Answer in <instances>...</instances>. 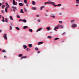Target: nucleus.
Listing matches in <instances>:
<instances>
[{"mask_svg": "<svg viewBox=\"0 0 79 79\" xmlns=\"http://www.w3.org/2000/svg\"><path fill=\"white\" fill-rule=\"evenodd\" d=\"M32 4L33 5H35V2L34 1H33L32 2Z\"/></svg>", "mask_w": 79, "mask_h": 79, "instance_id": "6ab92c4d", "label": "nucleus"}, {"mask_svg": "<svg viewBox=\"0 0 79 79\" xmlns=\"http://www.w3.org/2000/svg\"><path fill=\"white\" fill-rule=\"evenodd\" d=\"M1 12H2V13H4L5 11H4V10H2L1 11Z\"/></svg>", "mask_w": 79, "mask_h": 79, "instance_id": "37998d69", "label": "nucleus"}, {"mask_svg": "<svg viewBox=\"0 0 79 79\" xmlns=\"http://www.w3.org/2000/svg\"><path fill=\"white\" fill-rule=\"evenodd\" d=\"M24 10H25V11H26V12H27V10H26V9H24Z\"/></svg>", "mask_w": 79, "mask_h": 79, "instance_id": "8fccbe9b", "label": "nucleus"}, {"mask_svg": "<svg viewBox=\"0 0 79 79\" xmlns=\"http://www.w3.org/2000/svg\"><path fill=\"white\" fill-rule=\"evenodd\" d=\"M59 23H60V24H62V21H59Z\"/></svg>", "mask_w": 79, "mask_h": 79, "instance_id": "c9c22d12", "label": "nucleus"}, {"mask_svg": "<svg viewBox=\"0 0 79 79\" xmlns=\"http://www.w3.org/2000/svg\"><path fill=\"white\" fill-rule=\"evenodd\" d=\"M2 52H3V53H4V52H5V50L4 49H3L2 50Z\"/></svg>", "mask_w": 79, "mask_h": 79, "instance_id": "de8ad7c7", "label": "nucleus"}, {"mask_svg": "<svg viewBox=\"0 0 79 79\" xmlns=\"http://www.w3.org/2000/svg\"><path fill=\"white\" fill-rule=\"evenodd\" d=\"M19 57H21V56H23V55L21 54H20L19 55Z\"/></svg>", "mask_w": 79, "mask_h": 79, "instance_id": "bb28decb", "label": "nucleus"}, {"mask_svg": "<svg viewBox=\"0 0 79 79\" xmlns=\"http://www.w3.org/2000/svg\"><path fill=\"white\" fill-rule=\"evenodd\" d=\"M5 19H3L2 20V21H3V22H5V20H4Z\"/></svg>", "mask_w": 79, "mask_h": 79, "instance_id": "49530a36", "label": "nucleus"}, {"mask_svg": "<svg viewBox=\"0 0 79 79\" xmlns=\"http://www.w3.org/2000/svg\"><path fill=\"white\" fill-rule=\"evenodd\" d=\"M48 39H51V38H52V36H48Z\"/></svg>", "mask_w": 79, "mask_h": 79, "instance_id": "c85d7f7f", "label": "nucleus"}, {"mask_svg": "<svg viewBox=\"0 0 79 79\" xmlns=\"http://www.w3.org/2000/svg\"><path fill=\"white\" fill-rule=\"evenodd\" d=\"M37 21H38V22H39V23L40 22V20H39V19Z\"/></svg>", "mask_w": 79, "mask_h": 79, "instance_id": "a18cd8bd", "label": "nucleus"}, {"mask_svg": "<svg viewBox=\"0 0 79 79\" xmlns=\"http://www.w3.org/2000/svg\"><path fill=\"white\" fill-rule=\"evenodd\" d=\"M12 8H14V9H16V7H15L14 6H12Z\"/></svg>", "mask_w": 79, "mask_h": 79, "instance_id": "7c9ffc66", "label": "nucleus"}, {"mask_svg": "<svg viewBox=\"0 0 79 79\" xmlns=\"http://www.w3.org/2000/svg\"><path fill=\"white\" fill-rule=\"evenodd\" d=\"M8 7H6L5 8V11L6 13H7L8 12Z\"/></svg>", "mask_w": 79, "mask_h": 79, "instance_id": "4468645a", "label": "nucleus"}, {"mask_svg": "<svg viewBox=\"0 0 79 79\" xmlns=\"http://www.w3.org/2000/svg\"><path fill=\"white\" fill-rule=\"evenodd\" d=\"M50 2H47L45 3V5H47V4H50Z\"/></svg>", "mask_w": 79, "mask_h": 79, "instance_id": "9d476101", "label": "nucleus"}, {"mask_svg": "<svg viewBox=\"0 0 79 79\" xmlns=\"http://www.w3.org/2000/svg\"><path fill=\"white\" fill-rule=\"evenodd\" d=\"M4 57L5 58H6V56H4Z\"/></svg>", "mask_w": 79, "mask_h": 79, "instance_id": "4d7b16f0", "label": "nucleus"}, {"mask_svg": "<svg viewBox=\"0 0 79 79\" xmlns=\"http://www.w3.org/2000/svg\"><path fill=\"white\" fill-rule=\"evenodd\" d=\"M29 47L30 48L32 47V44H29Z\"/></svg>", "mask_w": 79, "mask_h": 79, "instance_id": "ddd939ff", "label": "nucleus"}, {"mask_svg": "<svg viewBox=\"0 0 79 79\" xmlns=\"http://www.w3.org/2000/svg\"><path fill=\"white\" fill-rule=\"evenodd\" d=\"M17 17L18 18H20V16L19 15H17Z\"/></svg>", "mask_w": 79, "mask_h": 79, "instance_id": "c03bdc74", "label": "nucleus"}, {"mask_svg": "<svg viewBox=\"0 0 79 79\" xmlns=\"http://www.w3.org/2000/svg\"><path fill=\"white\" fill-rule=\"evenodd\" d=\"M0 6H2V3H0Z\"/></svg>", "mask_w": 79, "mask_h": 79, "instance_id": "bf43d9fd", "label": "nucleus"}, {"mask_svg": "<svg viewBox=\"0 0 79 79\" xmlns=\"http://www.w3.org/2000/svg\"><path fill=\"white\" fill-rule=\"evenodd\" d=\"M44 8V6H42L41 7H40V10H42V9H43V8Z\"/></svg>", "mask_w": 79, "mask_h": 79, "instance_id": "393cba45", "label": "nucleus"}, {"mask_svg": "<svg viewBox=\"0 0 79 79\" xmlns=\"http://www.w3.org/2000/svg\"><path fill=\"white\" fill-rule=\"evenodd\" d=\"M2 32V30H0V32Z\"/></svg>", "mask_w": 79, "mask_h": 79, "instance_id": "338daca9", "label": "nucleus"}, {"mask_svg": "<svg viewBox=\"0 0 79 79\" xmlns=\"http://www.w3.org/2000/svg\"><path fill=\"white\" fill-rule=\"evenodd\" d=\"M3 37L6 40H7V39H8L7 37H6V34H4Z\"/></svg>", "mask_w": 79, "mask_h": 79, "instance_id": "f03ea898", "label": "nucleus"}, {"mask_svg": "<svg viewBox=\"0 0 79 79\" xmlns=\"http://www.w3.org/2000/svg\"><path fill=\"white\" fill-rule=\"evenodd\" d=\"M10 19L11 20H13V17H12V16H10Z\"/></svg>", "mask_w": 79, "mask_h": 79, "instance_id": "f8f14e48", "label": "nucleus"}, {"mask_svg": "<svg viewBox=\"0 0 79 79\" xmlns=\"http://www.w3.org/2000/svg\"><path fill=\"white\" fill-rule=\"evenodd\" d=\"M20 12L21 13H24L23 11V9H21V10Z\"/></svg>", "mask_w": 79, "mask_h": 79, "instance_id": "dca6fc26", "label": "nucleus"}, {"mask_svg": "<svg viewBox=\"0 0 79 79\" xmlns=\"http://www.w3.org/2000/svg\"><path fill=\"white\" fill-rule=\"evenodd\" d=\"M23 47L24 49H25L27 48V46L25 45H24L23 46Z\"/></svg>", "mask_w": 79, "mask_h": 79, "instance_id": "1a4fd4ad", "label": "nucleus"}, {"mask_svg": "<svg viewBox=\"0 0 79 79\" xmlns=\"http://www.w3.org/2000/svg\"><path fill=\"white\" fill-rule=\"evenodd\" d=\"M13 3L14 5H18V3L17 2H15V1L14 0H13Z\"/></svg>", "mask_w": 79, "mask_h": 79, "instance_id": "f257e3e1", "label": "nucleus"}, {"mask_svg": "<svg viewBox=\"0 0 79 79\" xmlns=\"http://www.w3.org/2000/svg\"><path fill=\"white\" fill-rule=\"evenodd\" d=\"M2 18L3 19H5V17H4L3 16L2 17Z\"/></svg>", "mask_w": 79, "mask_h": 79, "instance_id": "864d4df0", "label": "nucleus"}, {"mask_svg": "<svg viewBox=\"0 0 79 79\" xmlns=\"http://www.w3.org/2000/svg\"><path fill=\"white\" fill-rule=\"evenodd\" d=\"M19 4L20 6H23V5H24V4L22 3H19Z\"/></svg>", "mask_w": 79, "mask_h": 79, "instance_id": "6e6552de", "label": "nucleus"}, {"mask_svg": "<svg viewBox=\"0 0 79 79\" xmlns=\"http://www.w3.org/2000/svg\"><path fill=\"white\" fill-rule=\"evenodd\" d=\"M64 34H65V32H64V33H62V35H63Z\"/></svg>", "mask_w": 79, "mask_h": 79, "instance_id": "6e6d98bb", "label": "nucleus"}, {"mask_svg": "<svg viewBox=\"0 0 79 79\" xmlns=\"http://www.w3.org/2000/svg\"><path fill=\"white\" fill-rule=\"evenodd\" d=\"M18 1L19 2H20V0H18Z\"/></svg>", "mask_w": 79, "mask_h": 79, "instance_id": "e2e57ef3", "label": "nucleus"}, {"mask_svg": "<svg viewBox=\"0 0 79 79\" xmlns=\"http://www.w3.org/2000/svg\"><path fill=\"white\" fill-rule=\"evenodd\" d=\"M46 13H48V10H46Z\"/></svg>", "mask_w": 79, "mask_h": 79, "instance_id": "3c124183", "label": "nucleus"}, {"mask_svg": "<svg viewBox=\"0 0 79 79\" xmlns=\"http://www.w3.org/2000/svg\"><path fill=\"white\" fill-rule=\"evenodd\" d=\"M27 57V56H22L21 57V59H23V58H26Z\"/></svg>", "mask_w": 79, "mask_h": 79, "instance_id": "5701e85b", "label": "nucleus"}, {"mask_svg": "<svg viewBox=\"0 0 79 79\" xmlns=\"http://www.w3.org/2000/svg\"><path fill=\"white\" fill-rule=\"evenodd\" d=\"M72 27H73L74 28V27H77V24H73L72 25Z\"/></svg>", "mask_w": 79, "mask_h": 79, "instance_id": "20e7f679", "label": "nucleus"}, {"mask_svg": "<svg viewBox=\"0 0 79 79\" xmlns=\"http://www.w3.org/2000/svg\"><path fill=\"white\" fill-rule=\"evenodd\" d=\"M56 27H57V28L58 29V28H59V27H60V25H57V26Z\"/></svg>", "mask_w": 79, "mask_h": 79, "instance_id": "4c0bfd02", "label": "nucleus"}, {"mask_svg": "<svg viewBox=\"0 0 79 79\" xmlns=\"http://www.w3.org/2000/svg\"><path fill=\"white\" fill-rule=\"evenodd\" d=\"M10 30H11L12 29V27H13V24H12V23H11L10 24Z\"/></svg>", "mask_w": 79, "mask_h": 79, "instance_id": "423d86ee", "label": "nucleus"}, {"mask_svg": "<svg viewBox=\"0 0 79 79\" xmlns=\"http://www.w3.org/2000/svg\"><path fill=\"white\" fill-rule=\"evenodd\" d=\"M44 44V42H39L38 43V45H40V44Z\"/></svg>", "mask_w": 79, "mask_h": 79, "instance_id": "39448f33", "label": "nucleus"}, {"mask_svg": "<svg viewBox=\"0 0 79 79\" xmlns=\"http://www.w3.org/2000/svg\"><path fill=\"white\" fill-rule=\"evenodd\" d=\"M36 16H37V17H39V15H36Z\"/></svg>", "mask_w": 79, "mask_h": 79, "instance_id": "13d9d810", "label": "nucleus"}, {"mask_svg": "<svg viewBox=\"0 0 79 79\" xmlns=\"http://www.w3.org/2000/svg\"><path fill=\"white\" fill-rule=\"evenodd\" d=\"M13 11L14 12H15V11H16V9H13Z\"/></svg>", "mask_w": 79, "mask_h": 79, "instance_id": "58836bf2", "label": "nucleus"}, {"mask_svg": "<svg viewBox=\"0 0 79 79\" xmlns=\"http://www.w3.org/2000/svg\"><path fill=\"white\" fill-rule=\"evenodd\" d=\"M46 29H47L48 31H50V27H48L46 28Z\"/></svg>", "mask_w": 79, "mask_h": 79, "instance_id": "f3484780", "label": "nucleus"}, {"mask_svg": "<svg viewBox=\"0 0 79 79\" xmlns=\"http://www.w3.org/2000/svg\"><path fill=\"white\" fill-rule=\"evenodd\" d=\"M23 22H24V23H26V20L24 19L22 20Z\"/></svg>", "mask_w": 79, "mask_h": 79, "instance_id": "a211bd4d", "label": "nucleus"}, {"mask_svg": "<svg viewBox=\"0 0 79 79\" xmlns=\"http://www.w3.org/2000/svg\"><path fill=\"white\" fill-rule=\"evenodd\" d=\"M6 4L7 7H8V8H9V7L10 6H9V5H8V3L6 2Z\"/></svg>", "mask_w": 79, "mask_h": 79, "instance_id": "aec40b11", "label": "nucleus"}, {"mask_svg": "<svg viewBox=\"0 0 79 79\" xmlns=\"http://www.w3.org/2000/svg\"><path fill=\"white\" fill-rule=\"evenodd\" d=\"M58 29V28L56 27H55V28H54V30L55 31H57V30H56V29Z\"/></svg>", "mask_w": 79, "mask_h": 79, "instance_id": "2eb2a0df", "label": "nucleus"}, {"mask_svg": "<svg viewBox=\"0 0 79 79\" xmlns=\"http://www.w3.org/2000/svg\"><path fill=\"white\" fill-rule=\"evenodd\" d=\"M51 17L52 18H55V15H52L51 16Z\"/></svg>", "mask_w": 79, "mask_h": 79, "instance_id": "ea45409f", "label": "nucleus"}, {"mask_svg": "<svg viewBox=\"0 0 79 79\" xmlns=\"http://www.w3.org/2000/svg\"><path fill=\"white\" fill-rule=\"evenodd\" d=\"M28 27L27 26H25L23 27V29H27Z\"/></svg>", "mask_w": 79, "mask_h": 79, "instance_id": "9b49d317", "label": "nucleus"}, {"mask_svg": "<svg viewBox=\"0 0 79 79\" xmlns=\"http://www.w3.org/2000/svg\"><path fill=\"white\" fill-rule=\"evenodd\" d=\"M45 16H48V15H47V14H45Z\"/></svg>", "mask_w": 79, "mask_h": 79, "instance_id": "5fc2aeb1", "label": "nucleus"}, {"mask_svg": "<svg viewBox=\"0 0 79 79\" xmlns=\"http://www.w3.org/2000/svg\"><path fill=\"white\" fill-rule=\"evenodd\" d=\"M2 18V15H0V18Z\"/></svg>", "mask_w": 79, "mask_h": 79, "instance_id": "052dcab7", "label": "nucleus"}, {"mask_svg": "<svg viewBox=\"0 0 79 79\" xmlns=\"http://www.w3.org/2000/svg\"><path fill=\"white\" fill-rule=\"evenodd\" d=\"M29 30L30 32H32V29H29Z\"/></svg>", "mask_w": 79, "mask_h": 79, "instance_id": "c756f323", "label": "nucleus"}, {"mask_svg": "<svg viewBox=\"0 0 79 79\" xmlns=\"http://www.w3.org/2000/svg\"><path fill=\"white\" fill-rule=\"evenodd\" d=\"M40 51H38V53H40Z\"/></svg>", "mask_w": 79, "mask_h": 79, "instance_id": "774afa93", "label": "nucleus"}, {"mask_svg": "<svg viewBox=\"0 0 79 79\" xmlns=\"http://www.w3.org/2000/svg\"><path fill=\"white\" fill-rule=\"evenodd\" d=\"M22 20H23V19H19V21H22Z\"/></svg>", "mask_w": 79, "mask_h": 79, "instance_id": "603ef678", "label": "nucleus"}, {"mask_svg": "<svg viewBox=\"0 0 79 79\" xmlns=\"http://www.w3.org/2000/svg\"><path fill=\"white\" fill-rule=\"evenodd\" d=\"M57 6V5H55V4H54L53 5V6H54V7H55V6Z\"/></svg>", "mask_w": 79, "mask_h": 79, "instance_id": "09e8293b", "label": "nucleus"}, {"mask_svg": "<svg viewBox=\"0 0 79 79\" xmlns=\"http://www.w3.org/2000/svg\"><path fill=\"white\" fill-rule=\"evenodd\" d=\"M59 15H61V13H60Z\"/></svg>", "mask_w": 79, "mask_h": 79, "instance_id": "680f3d73", "label": "nucleus"}, {"mask_svg": "<svg viewBox=\"0 0 79 79\" xmlns=\"http://www.w3.org/2000/svg\"><path fill=\"white\" fill-rule=\"evenodd\" d=\"M61 4H59L58 5H57V6H61Z\"/></svg>", "mask_w": 79, "mask_h": 79, "instance_id": "2f4dec72", "label": "nucleus"}, {"mask_svg": "<svg viewBox=\"0 0 79 79\" xmlns=\"http://www.w3.org/2000/svg\"><path fill=\"white\" fill-rule=\"evenodd\" d=\"M62 10H64V8H62Z\"/></svg>", "mask_w": 79, "mask_h": 79, "instance_id": "0e129e2a", "label": "nucleus"}, {"mask_svg": "<svg viewBox=\"0 0 79 79\" xmlns=\"http://www.w3.org/2000/svg\"><path fill=\"white\" fill-rule=\"evenodd\" d=\"M74 19L72 20H71V23H73V22H74Z\"/></svg>", "mask_w": 79, "mask_h": 79, "instance_id": "e433bc0d", "label": "nucleus"}, {"mask_svg": "<svg viewBox=\"0 0 79 79\" xmlns=\"http://www.w3.org/2000/svg\"><path fill=\"white\" fill-rule=\"evenodd\" d=\"M15 28L16 29L18 30V31H19V30H20V29H19V27H16Z\"/></svg>", "mask_w": 79, "mask_h": 79, "instance_id": "412c9836", "label": "nucleus"}, {"mask_svg": "<svg viewBox=\"0 0 79 79\" xmlns=\"http://www.w3.org/2000/svg\"><path fill=\"white\" fill-rule=\"evenodd\" d=\"M42 28H39L37 30L36 32H39V31H41L42 30Z\"/></svg>", "mask_w": 79, "mask_h": 79, "instance_id": "0eeeda50", "label": "nucleus"}, {"mask_svg": "<svg viewBox=\"0 0 79 79\" xmlns=\"http://www.w3.org/2000/svg\"><path fill=\"white\" fill-rule=\"evenodd\" d=\"M60 39V38H56L54 39V40H58Z\"/></svg>", "mask_w": 79, "mask_h": 79, "instance_id": "a878e982", "label": "nucleus"}, {"mask_svg": "<svg viewBox=\"0 0 79 79\" xmlns=\"http://www.w3.org/2000/svg\"><path fill=\"white\" fill-rule=\"evenodd\" d=\"M32 10H36V8H35V7H32Z\"/></svg>", "mask_w": 79, "mask_h": 79, "instance_id": "f704fd0d", "label": "nucleus"}, {"mask_svg": "<svg viewBox=\"0 0 79 79\" xmlns=\"http://www.w3.org/2000/svg\"><path fill=\"white\" fill-rule=\"evenodd\" d=\"M5 20L6 23H8V19L7 18L5 19Z\"/></svg>", "mask_w": 79, "mask_h": 79, "instance_id": "b1692460", "label": "nucleus"}, {"mask_svg": "<svg viewBox=\"0 0 79 79\" xmlns=\"http://www.w3.org/2000/svg\"><path fill=\"white\" fill-rule=\"evenodd\" d=\"M35 50H36V51H38L39 50V49H38V48H37V47L35 48Z\"/></svg>", "mask_w": 79, "mask_h": 79, "instance_id": "cd10ccee", "label": "nucleus"}, {"mask_svg": "<svg viewBox=\"0 0 79 79\" xmlns=\"http://www.w3.org/2000/svg\"><path fill=\"white\" fill-rule=\"evenodd\" d=\"M26 50H27V51H29L30 50V49L28 48Z\"/></svg>", "mask_w": 79, "mask_h": 79, "instance_id": "79ce46f5", "label": "nucleus"}, {"mask_svg": "<svg viewBox=\"0 0 79 79\" xmlns=\"http://www.w3.org/2000/svg\"><path fill=\"white\" fill-rule=\"evenodd\" d=\"M60 28H63V25H60Z\"/></svg>", "mask_w": 79, "mask_h": 79, "instance_id": "473e14b6", "label": "nucleus"}, {"mask_svg": "<svg viewBox=\"0 0 79 79\" xmlns=\"http://www.w3.org/2000/svg\"><path fill=\"white\" fill-rule=\"evenodd\" d=\"M76 3H79V0H76Z\"/></svg>", "mask_w": 79, "mask_h": 79, "instance_id": "4be33fe9", "label": "nucleus"}, {"mask_svg": "<svg viewBox=\"0 0 79 79\" xmlns=\"http://www.w3.org/2000/svg\"><path fill=\"white\" fill-rule=\"evenodd\" d=\"M50 5H55V3L53 2H50Z\"/></svg>", "mask_w": 79, "mask_h": 79, "instance_id": "7ed1b4c3", "label": "nucleus"}, {"mask_svg": "<svg viewBox=\"0 0 79 79\" xmlns=\"http://www.w3.org/2000/svg\"><path fill=\"white\" fill-rule=\"evenodd\" d=\"M76 6H78V5H76Z\"/></svg>", "mask_w": 79, "mask_h": 79, "instance_id": "69168bd1", "label": "nucleus"}, {"mask_svg": "<svg viewBox=\"0 0 79 79\" xmlns=\"http://www.w3.org/2000/svg\"><path fill=\"white\" fill-rule=\"evenodd\" d=\"M5 7V5H4L2 6V8L3 9H4V7Z\"/></svg>", "mask_w": 79, "mask_h": 79, "instance_id": "a19ab883", "label": "nucleus"}, {"mask_svg": "<svg viewBox=\"0 0 79 79\" xmlns=\"http://www.w3.org/2000/svg\"><path fill=\"white\" fill-rule=\"evenodd\" d=\"M24 1L25 3H27V0H24Z\"/></svg>", "mask_w": 79, "mask_h": 79, "instance_id": "72a5a7b5", "label": "nucleus"}]
</instances>
